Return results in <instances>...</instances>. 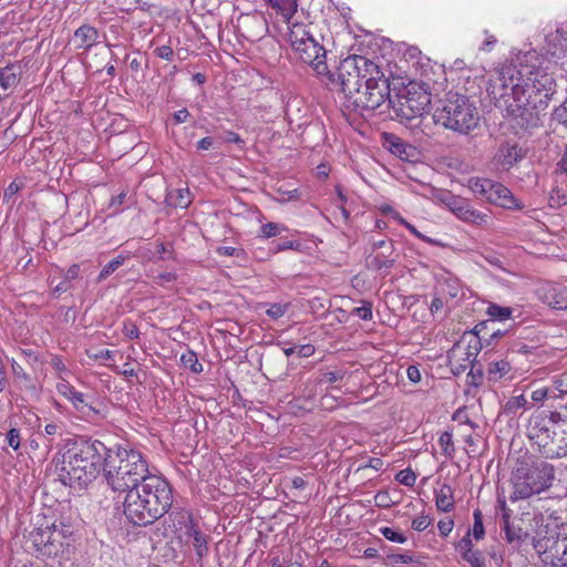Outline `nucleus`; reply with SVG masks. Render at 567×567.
<instances>
[{"mask_svg":"<svg viewBox=\"0 0 567 567\" xmlns=\"http://www.w3.org/2000/svg\"><path fill=\"white\" fill-rule=\"evenodd\" d=\"M556 86L550 62L533 55L525 63L505 65L492 84L491 95L506 116L529 123L548 107Z\"/></svg>","mask_w":567,"mask_h":567,"instance_id":"1","label":"nucleus"},{"mask_svg":"<svg viewBox=\"0 0 567 567\" xmlns=\"http://www.w3.org/2000/svg\"><path fill=\"white\" fill-rule=\"evenodd\" d=\"M109 460V449L99 440H84L75 443L62 454L56 464L59 478L71 487H85L104 471Z\"/></svg>","mask_w":567,"mask_h":567,"instance_id":"2","label":"nucleus"},{"mask_svg":"<svg viewBox=\"0 0 567 567\" xmlns=\"http://www.w3.org/2000/svg\"><path fill=\"white\" fill-rule=\"evenodd\" d=\"M104 475L112 489L125 492L136 487L153 474L147 460L140 451L117 447L114 453L109 449Z\"/></svg>","mask_w":567,"mask_h":567,"instance_id":"3","label":"nucleus"},{"mask_svg":"<svg viewBox=\"0 0 567 567\" xmlns=\"http://www.w3.org/2000/svg\"><path fill=\"white\" fill-rule=\"evenodd\" d=\"M378 73V65L362 55H350L343 59L337 71L321 76L327 80V85L333 91L343 93L351 101L362 87L368 75Z\"/></svg>","mask_w":567,"mask_h":567,"instance_id":"4","label":"nucleus"},{"mask_svg":"<svg viewBox=\"0 0 567 567\" xmlns=\"http://www.w3.org/2000/svg\"><path fill=\"white\" fill-rule=\"evenodd\" d=\"M555 477L554 466L545 461L520 462L512 472V493L509 499L517 502L527 499L548 488Z\"/></svg>","mask_w":567,"mask_h":567,"instance_id":"5","label":"nucleus"},{"mask_svg":"<svg viewBox=\"0 0 567 567\" xmlns=\"http://www.w3.org/2000/svg\"><path fill=\"white\" fill-rule=\"evenodd\" d=\"M433 118L447 130L468 134L478 126L480 115L475 104L465 95L450 93L442 107H437Z\"/></svg>","mask_w":567,"mask_h":567,"instance_id":"6","label":"nucleus"},{"mask_svg":"<svg viewBox=\"0 0 567 567\" xmlns=\"http://www.w3.org/2000/svg\"><path fill=\"white\" fill-rule=\"evenodd\" d=\"M289 41L301 62L309 64L319 76L328 74L326 50L306 30L305 25L293 24L290 28Z\"/></svg>","mask_w":567,"mask_h":567,"instance_id":"7","label":"nucleus"},{"mask_svg":"<svg viewBox=\"0 0 567 567\" xmlns=\"http://www.w3.org/2000/svg\"><path fill=\"white\" fill-rule=\"evenodd\" d=\"M390 96L388 80L378 68V73L368 75L362 87L354 94L351 103L361 111H373L380 107Z\"/></svg>","mask_w":567,"mask_h":567,"instance_id":"8","label":"nucleus"},{"mask_svg":"<svg viewBox=\"0 0 567 567\" xmlns=\"http://www.w3.org/2000/svg\"><path fill=\"white\" fill-rule=\"evenodd\" d=\"M136 487L143 493L142 496L147 498L159 517L168 512L173 504V491L163 476L153 474Z\"/></svg>","mask_w":567,"mask_h":567,"instance_id":"9","label":"nucleus"},{"mask_svg":"<svg viewBox=\"0 0 567 567\" xmlns=\"http://www.w3.org/2000/svg\"><path fill=\"white\" fill-rule=\"evenodd\" d=\"M125 492L126 495L123 503L124 515L131 523L147 526L161 518L147 498L142 496L143 493L140 492L138 487Z\"/></svg>","mask_w":567,"mask_h":567,"instance_id":"10","label":"nucleus"},{"mask_svg":"<svg viewBox=\"0 0 567 567\" xmlns=\"http://www.w3.org/2000/svg\"><path fill=\"white\" fill-rule=\"evenodd\" d=\"M481 350V340L476 333L465 337L453 346L449 352V361L455 373L464 372L471 368V374L475 378L474 362Z\"/></svg>","mask_w":567,"mask_h":567,"instance_id":"11","label":"nucleus"},{"mask_svg":"<svg viewBox=\"0 0 567 567\" xmlns=\"http://www.w3.org/2000/svg\"><path fill=\"white\" fill-rule=\"evenodd\" d=\"M177 524V538L186 545H192L199 560L205 558L209 553V537L194 523L192 515L182 514Z\"/></svg>","mask_w":567,"mask_h":567,"instance_id":"12","label":"nucleus"},{"mask_svg":"<svg viewBox=\"0 0 567 567\" xmlns=\"http://www.w3.org/2000/svg\"><path fill=\"white\" fill-rule=\"evenodd\" d=\"M527 155V150L516 141L506 140L497 146L492 165L498 172H508Z\"/></svg>","mask_w":567,"mask_h":567,"instance_id":"13","label":"nucleus"},{"mask_svg":"<svg viewBox=\"0 0 567 567\" xmlns=\"http://www.w3.org/2000/svg\"><path fill=\"white\" fill-rule=\"evenodd\" d=\"M558 416V413H551L550 416L546 414L533 415L528 424V435L532 440H535L539 446L547 449L550 443H554V419Z\"/></svg>","mask_w":567,"mask_h":567,"instance_id":"14","label":"nucleus"},{"mask_svg":"<svg viewBox=\"0 0 567 567\" xmlns=\"http://www.w3.org/2000/svg\"><path fill=\"white\" fill-rule=\"evenodd\" d=\"M430 103L431 97L427 93H409L406 96L401 97L398 107V115L401 116L402 120L406 121L419 118L427 112Z\"/></svg>","mask_w":567,"mask_h":567,"instance_id":"15","label":"nucleus"},{"mask_svg":"<svg viewBox=\"0 0 567 567\" xmlns=\"http://www.w3.org/2000/svg\"><path fill=\"white\" fill-rule=\"evenodd\" d=\"M451 212L461 220L474 225H486L489 217L488 215L474 209L465 199L453 198L449 203Z\"/></svg>","mask_w":567,"mask_h":567,"instance_id":"16","label":"nucleus"},{"mask_svg":"<svg viewBox=\"0 0 567 567\" xmlns=\"http://www.w3.org/2000/svg\"><path fill=\"white\" fill-rule=\"evenodd\" d=\"M56 525L53 523L52 525L40 526L33 529L30 534V537L33 542V545L40 549L48 545H53L59 539L55 537Z\"/></svg>","mask_w":567,"mask_h":567,"instance_id":"17","label":"nucleus"},{"mask_svg":"<svg viewBox=\"0 0 567 567\" xmlns=\"http://www.w3.org/2000/svg\"><path fill=\"white\" fill-rule=\"evenodd\" d=\"M493 189L489 193L488 202L504 208H513L516 206V200L511 190L503 184L493 181Z\"/></svg>","mask_w":567,"mask_h":567,"instance_id":"18","label":"nucleus"},{"mask_svg":"<svg viewBox=\"0 0 567 567\" xmlns=\"http://www.w3.org/2000/svg\"><path fill=\"white\" fill-rule=\"evenodd\" d=\"M99 32L89 24H83L74 32V42L78 49L90 50L97 43Z\"/></svg>","mask_w":567,"mask_h":567,"instance_id":"19","label":"nucleus"},{"mask_svg":"<svg viewBox=\"0 0 567 567\" xmlns=\"http://www.w3.org/2000/svg\"><path fill=\"white\" fill-rule=\"evenodd\" d=\"M383 138L392 154L402 159H409L413 156L414 148L406 144L401 137L391 133H384Z\"/></svg>","mask_w":567,"mask_h":567,"instance_id":"20","label":"nucleus"},{"mask_svg":"<svg viewBox=\"0 0 567 567\" xmlns=\"http://www.w3.org/2000/svg\"><path fill=\"white\" fill-rule=\"evenodd\" d=\"M10 367L17 386H19L21 390L35 393V384L33 383L31 375L22 368V365L12 358L10 359Z\"/></svg>","mask_w":567,"mask_h":567,"instance_id":"21","label":"nucleus"},{"mask_svg":"<svg viewBox=\"0 0 567 567\" xmlns=\"http://www.w3.org/2000/svg\"><path fill=\"white\" fill-rule=\"evenodd\" d=\"M73 408L82 414L86 420H92L99 415V410L93 406V403L89 400V396L82 392L75 391L74 395L69 400Z\"/></svg>","mask_w":567,"mask_h":567,"instance_id":"22","label":"nucleus"},{"mask_svg":"<svg viewBox=\"0 0 567 567\" xmlns=\"http://www.w3.org/2000/svg\"><path fill=\"white\" fill-rule=\"evenodd\" d=\"M435 505L439 511L449 513L454 508V492L449 484L434 489Z\"/></svg>","mask_w":567,"mask_h":567,"instance_id":"23","label":"nucleus"},{"mask_svg":"<svg viewBox=\"0 0 567 567\" xmlns=\"http://www.w3.org/2000/svg\"><path fill=\"white\" fill-rule=\"evenodd\" d=\"M267 3L275 9L285 22L290 23V20L298 10V0H266Z\"/></svg>","mask_w":567,"mask_h":567,"instance_id":"24","label":"nucleus"},{"mask_svg":"<svg viewBox=\"0 0 567 567\" xmlns=\"http://www.w3.org/2000/svg\"><path fill=\"white\" fill-rule=\"evenodd\" d=\"M168 205L178 208H186L192 203V194L188 188L171 189L166 194Z\"/></svg>","mask_w":567,"mask_h":567,"instance_id":"25","label":"nucleus"},{"mask_svg":"<svg viewBox=\"0 0 567 567\" xmlns=\"http://www.w3.org/2000/svg\"><path fill=\"white\" fill-rule=\"evenodd\" d=\"M511 364L506 360H496L488 363L486 375L489 382H498L511 371Z\"/></svg>","mask_w":567,"mask_h":567,"instance_id":"26","label":"nucleus"},{"mask_svg":"<svg viewBox=\"0 0 567 567\" xmlns=\"http://www.w3.org/2000/svg\"><path fill=\"white\" fill-rule=\"evenodd\" d=\"M545 293L543 299L546 303L555 309H564L567 306V301L565 299L564 292L559 287L549 285L544 288Z\"/></svg>","mask_w":567,"mask_h":567,"instance_id":"27","label":"nucleus"},{"mask_svg":"<svg viewBox=\"0 0 567 567\" xmlns=\"http://www.w3.org/2000/svg\"><path fill=\"white\" fill-rule=\"evenodd\" d=\"M468 188L471 192L488 202L489 193H492L493 181L489 178L472 177L468 179Z\"/></svg>","mask_w":567,"mask_h":567,"instance_id":"28","label":"nucleus"},{"mask_svg":"<svg viewBox=\"0 0 567 567\" xmlns=\"http://www.w3.org/2000/svg\"><path fill=\"white\" fill-rule=\"evenodd\" d=\"M392 255L380 252L368 258V266L378 271L388 272L395 264V259L391 257Z\"/></svg>","mask_w":567,"mask_h":567,"instance_id":"29","label":"nucleus"},{"mask_svg":"<svg viewBox=\"0 0 567 567\" xmlns=\"http://www.w3.org/2000/svg\"><path fill=\"white\" fill-rule=\"evenodd\" d=\"M514 309L511 307L499 306L497 303H489L486 308V315L493 321H506L513 318Z\"/></svg>","mask_w":567,"mask_h":567,"instance_id":"30","label":"nucleus"},{"mask_svg":"<svg viewBox=\"0 0 567 567\" xmlns=\"http://www.w3.org/2000/svg\"><path fill=\"white\" fill-rule=\"evenodd\" d=\"M440 289L443 295H447L451 298H456L458 297L462 286L457 278L446 277L443 281L440 282Z\"/></svg>","mask_w":567,"mask_h":567,"instance_id":"31","label":"nucleus"},{"mask_svg":"<svg viewBox=\"0 0 567 567\" xmlns=\"http://www.w3.org/2000/svg\"><path fill=\"white\" fill-rule=\"evenodd\" d=\"M50 365L54 371V374L58 380L69 379L71 375V370L66 367L63 359L58 355L53 354L50 359Z\"/></svg>","mask_w":567,"mask_h":567,"instance_id":"32","label":"nucleus"},{"mask_svg":"<svg viewBox=\"0 0 567 567\" xmlns=\"http://www.w3.org/2000/svg\"><path fill=\"white\" fill-rule=\"evenodd\" d=\"M127 259V256L118 255L113 258L110 262H107L97 276V281L105 280L110 275L116 271Z\"/></svg>","mask_w":567,"mask_h":567,"instance_id":"33","label":"nucleus"},{"mask_svg":"<svg viewBox=\"0 0 567 567\" xmlns=\"http://www.w3.org/2000/svg\"><path fill=\"white\" fill-rule=\"evenodd\" d=\"M18 83V74L13 65L0 69V85L7 90Z\"/></svg>","mask_w":567,"mask_h":567,"instance_id":"34","label":"nucleus"},{"mask_svg":"<svg viewBox=\"0 0 567 567\" xmlns=\"http://www.w3.org/2000/svg\"><path fill=\"white\" fill-rule=\"evenodd\" d=\"M181 362L194 373L203 371V364L198 361L197 354L192 350H187L181 355Z\"/></svg>","mask_w":567,"mask_h":567,"instance_id":"35","label":"nucleus"},{"mask_svg":"<svg viewBox=\"0 0 567 567\" xmlns=\"http://www.w3.org/2000/svg\"><path fill=\"white\" fill-rule=\"evenodd\" d=\"M286 230H288V228L284 224L267 223L261 225L258 236L268 239L271 237H276Z\"/></svg>","mask_w":567,"mask_h":567,"instance_id":"36","label":"nucleus"},{"mask_svg":"<svg viewBox=\"0 0 567 567\" xmlns=\"http://www.w3.org/2000/svg\"><path fill=\"white\" fill-rule=\"evenodd\" d=\"M383 561L389 567H402V565L413 563L414 558L410 554H388Z\"/></svg>","mask_w":567,"mask_h":567,"instance_id":"37","label":"nucleus"},{"mask_svg":"<svg viewBox=\"0 0 567 567\" xmlns=\"http://www.w3.org/2000/svg\"><path fill=\"white\" fill-rule=\"evenodd\" d=\"M528 401L524 394L512 396L504 405V412L515 414L518 410L526 408Z\"/></svg>","mask_w":567,"mask_h":567,"instance_id":"38","label":"nucleus"},{"mask_svg":"<svg viewBox=\"0 0 567 567\" xmlns=\"http://www.w3.org/2000/svg\"><path fill=\"white\" fill-rule=\"evenodd\" d=\"M379 533L392 543L404 544L408 540L404 534L388 526L380 527Z\"/></svg>","mask_w":567,"mask_h":567,"instance_id":"39","label":"nucleus"},{"mask_svg":"<svg viewBox=\"0 0 567 567\" xmlns=\"http://www.w3.org/2000/svg\"><path fill=\"white\" fill-rule=\"evenodd\" d=\"M473 517H474V524H473V527H472V529L470 532L472 533L473 537L476 540H480L485 535L482 512L480 509H475L474 513H473Z\"/></svg>","mask_w":567,"mask_h":567,"instance_id":"40","label":"nucleus"},{"mask_svg":"<svg viewBox=\"0 0 567 567\" xmlns=\"http://www.w3.org/2000/svg\"><path fill=\"white\" fill-rule=\"evenodd\" d=\"M154 256L158 260L174 259L172 245L159 241L156 243Z\"/></svg>","mask_w":567,"mask_h":567,"instance_id":"41","label":"nucleus"},{"mask_svg":"<svg viewBox=\"0 0 567 567\" xmlns=\"http://www.w3.org/2000/svg\"><path fill=\"white\" fill-rule=\"evenodd\" d=\"M439 444L442 449V452L446 456H452V454L454 452V443H453V436L450 432H443L440 435Z\"/></svg>","mask_w":567,"mask_h":567,"instance_id":"42","label":"nucleus"},{"mask_svg":"<svg viewBox=\"0 0 567 567\" xmlns=\"http://www.w3.org/2000/svg\"><path fill=\"white\" fill-rule=\"evenodd\" d=\"M472 567H486L485 557L480 550H472L462 556Z\"/></svg>","mask_w":567,"mask_h":567,"instance_id":"43","label":"nucleus"},{"mask_svg":"<svg viewBox=\"0 0 567 567\" xmlns=\"http://www.w3.org/2000/svg\"><path fill=\"white\" fill-rule=\"evenodd\" d=\"M503 529L508 543L519 542L522 539V529L511 525V522H504Z\"/></svg>","mask_w":567,"mask_h":567,"instance_id":"44","label":"nucleus"},{"mask_svg":"<svg viewBox=\"0 0 567 567\" xmlns=\"http://www.w3.org/2000/svg\"><path fill=\"white\" fill-rule=\"evenodd\" d=\"M395 480L405 486H413L416 482V475L411 468H405L396 474Z\"/></svg>","mask_w":567,"mask_h":567,"instance_id":"45","label":"nucleus"},{"mask_svg":"<svg viewBox=\"0 0 567 567\" xmlns=\"http://www.w3.org/2000/svg\"><path fill=\"white\" fill-rule=\"evenodd\" d=\"M55 388L58 393L64 396L68 401L71 399L72 395H74V392L76 391L75 388L70 384L68 379L59 380Z\"/></svg>","mask_w":567,"mask_h":567,"instance_id":"46","label":"nucleus"},{"mask_svg":"<svg viewBox=\"0 0 567 567\" xmlns=\"http://www.w3.org/2000/svg\"><path fill=\"white\" fill-rule=\"evenodd\" d=\"M405 228L412 234L414 235L416 238L430 244V245H433V246H439V247H444V244L442 241H440L439 239H434V238H431V237H427L425 236L424 234L420 233L412 224L408 223Z\"/></svg>","mask_w":567,"mask_h":567,"instance_id":"47","label":"nucleus"},{"mask_svg":"<svg viewBox=\"0 0 567 567\" xmlns=\"http://www.w3.org/2000/svg\"><path fill=\"white\" fill-rule=\"evenodd\" d=\"M6 441L13 451H19L21 445L20 431L16 427L10 429L7 433Z\"/></svg>","mask_w":567,"mask_h":567,"instance_id":"48","label":"nucleus"},{"mask_svg":"<svg viewBox=\"0 0 567 567\" xmlns=\"http://www.w3.org/2000/svg\"><path fill=\"white\" fill-rule=\"evenodd\" d=\"M288 309V305L272 303L266 311L267 316L272 319L281 318Z\"/></svg>","mask_w":567,"mask_h":567,"instance_id":"49","label":"nucleus"},{"mask_svg":"<svg viewBox=\"0 0 567 567\" xmlns=\"http://www.w3.org/2000/svg\"><path fill=\"white\" fill-rule=\"evenodd\" d=\"M456 549L462 556L473 550V542L471 539V532H468L456 545Z\"/></svg>","mask_w":567,"mask_h":567,"instance_id":"50","label":"nucleus"},{"mask_svg":"<svg viewBox=\"0 0 567 567\" xmlns=\"http://www.w3.org/2000/svg\"><path fill=\"white\" fill-rule=\"evenodd\" d=\"M126 198V192L113 196L110 200L109 207L113 209V214H117L122 210V205Z\"/></svg>","mask_w":567,"mask_h":567,"instance_id":"51","label":"nucleus"},{"mask_svg":"<svg viewBox=\"0 0 567 567\" xmlns=\"http://www.w3.org/2000/svg\"><path fill=\"white\" fill-rule=\"evenodd\" d=\"M122 332L128 339H137L140 336L138 328L132 321H124Z\"/></svg>","mask_w":567,"mask_h":567,"instance_id":"52","label":"nucleus"},{"mask_svg":"<svg viewBox=\"0 0 567 567\" xmlns=\"http://www.w3.org/2000/svg\"><path fill=\"white\" fill-rule=\"evenodd\" d=\"M431 524V519L426 515H421L412 520V528L417 532L425 530Z\"/></svg>","mask_w":567,"mask_h":567,"instance_id":"53","label":"nucleus"},{"mask_svg":"<svg viewBox=\"0 0 567 567\" xmlns=\"http://www.w3.org/2000/svg\"><path fill=\"white\" fill-rule=\"evenodd\" d=\"M454 527V520L452 518L441 519L437 523V528L442 537H447Z\"/></svg>","mask_w":567,"mask_h":567,"instance_id":"54","label":"nucleus"},{"mask_svg":"<svg viewBox=\"0 0 567 567\" xmlns=\"http://www.w3.org/2000/svg\"><path fill=\"white\" fill-rule=\"evenodd\" d=\"M354 315L360 319L368 321L372 319V308L370 303H364L353 310Z\"/></svg>","mask_w":567,"mask_h":567,"instance_id":"55","label":"nucleus"},{"mask_svg":"<svg viewBox=\"0 0 567 567\" xmlns=\"http://www.w3.org/2000/svg\"><path fill=\"white\" fill-rule=\"evenodd\" d=\"M374 503L377 506L379 507H383V508H386V507H390L391 504H392V501L390 498V495L388 492L385 491H382V492H378L375 495H374Z\"/></svg>","mask_w":567,"mask_h":567,"instance_id":"56","label":"nucleus"},{"mask_svg":"<svg viewBox=\"0 0 567 567\" xmlns=\"http://www.w3.org/2000/svg\"><path fill=\"white\" fill-rule=\"evenodd\" d=\"M176 280V274L172 271L161 272L154 277V281L159 286H166Z\"/></svg>","mask_w":567,"mask_h":567,"instance_id":"57","label":"nucleus"},{"mask_svg":"<svg viewBox=\"0 0 567 567\" xmlns=\"http://www.w3.org/2000/svg\"><path fill=\"white\" fill-rule=\"evenodd\" d=\"M64 425L62 423H49L44 426V433L47 436L62 435Z\"/></svg>","mask_w":567,"mask_h":567,"instance_id":"58","label":"nucleus"},{"mask_svg":"<svg viewBox=\"0 0 567 567\" xmlns=\"http://www.w3.org/2000/svg\"><path fill=\"white\" fill-rule=\"evenodd\" d=\"M154 53L156 56L167 61H171L174 55V51L169 45L158 47L155 49Z\"/></svg>","mask_w":567,"mask_h":567,"instance_id":"59","label":"nucleus"},{"mask_svg":"<svg viewBox=\"0 0 567 567\" xmlns=\"http://www.w3.org/2000/svg\"><path fill=\"white\" fill-rule=\"evenodd\" d=\"M87 355L94 360H113L114 352L107 349L100 350L96 352L87 351Z\"/></svg>","mask_w":567,"mask_h":567,"instance_id":"60","label":"nucleus"},{"mask_svg":"<svg viewBox=\"0 0 567 567\" xmlns=\"http://www.w3.org/2000/svg\"><path fill=\"white\" fill-rule=\"evenodd\" d=\"M556 551L561 553L560 561L563 566H567V537L556 543Z\"/></svg>","mask_w":567,"mask_h":567,"instance_id":"61","label":"nucleus"},{"mask_svg":"<svg viewBox=\"0 0 567 567\" xmlns=\"http://www.w3.org/2000/svg\"><path fill=\"white\" fill-rule=\"evenodd\" d=\"M19 190L20 185L17 182H11L3 192V200L10 202Z\"/></svg>","mask_w":567,"mask_h":567,"instance_id":"62","label":"nucleus"},{"mask_svg":"<svg viewBox=\"0 0 567 567\" xmlns=\"http://www.w3.org/2000/svg\"><path fill=\"white\" fill-rule=\"evenodd\" d=\"M554 390L559 394L567 393V377H558L553 382Z\"/></svg>","mask_w":567,"mask_h":567,"instance_id":"63","label":"nucleus"},{"mask_svg":"<svg viewBox=\"0 0 567 567\" xmlns=\"http://www.w3.org/2000/svg\"><path fill=\"white\" fill-rule=\"evenodd\" d=\"M546 454L549 457H564L567 455V444L565 446H557V450L554 447H548L546 450Z\"/></svg>","mask_w":567,"mask_h":567,"instance_id":"64","label":"nucleus"}]
</instances>
